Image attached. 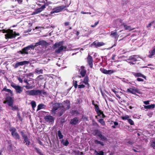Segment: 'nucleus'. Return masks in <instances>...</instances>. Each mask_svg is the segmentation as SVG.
Here are the masks:
<instances>
[{
    "label": "nucleus",
    "instance_id": "obj_47",
    "mask_svg": "<svg viewBox=\"0 0 155 155\" xmlns=\"http://www.w3.org/2000/svg\"><path fill=\"white\" fill-rule=\"evenodd\" d=\"M37 79L38 81H41L44 79V77L42 75H40L37 77Z\"/></svg>",
    "mask_w": 155,
    "mask_h": 155
},
{
    "label": "nucleus",
    "instance_id": "obj_41",
    "mask_svg": "<svg viewBox=\"0 0 155 155\" xmlns=\"http://www.w3.org/2000/svg\"><path fill=\"white\" fill-rule=\"evenodd\" d=\"M31 106L32 107V108L34 110V108L36 107V104L35 102L33 101H31Z\"/></svg>",
    "mask_w": 155,
    "mask_h": 155
},
{
    "label": "nucleus",
    "instance_id": "obj_51",
    "mask_svg": "<svg viewBox=\"0 0 155 155\" xmlns=\"http://www.w3.org/2000/svg\"><path fill=\"white\" fill-rule=\"evenodd\" d=\"M96 112L98 116H100L103 113V112L102 111H101L100 110L97 111Z\"/></svg>",
    "mask_w": 155,
    "mask_h": 155
},
{
    "label": "nucleus",
    "instance_id": "obj_23",
    "mask_svg": "<svg viewBox=\"0 0 155 155\" xmlns=\"http://www.w3.org/2000/svg\"><path fill=\"white\" fill-rule=\"evenodd\" d=\"M89 81V77L88 76L86 75L85 76L83 82L86 85H87L88 87L90 86V84L88 83Z\"/></svg>",
    "mask_w": 155,
    "mask_h": 155
},
{
    "label": "nucleus",
    "instance_id": "obj_25",
    "mask_svg": "<svg viewBox=\"0 0 155 155\" xmlns=\"http://www.w3.org/2000/svg\"><path fill=\"white\" fill-rule=\"evenodd\" d=\"M122 25L124 26L125 30H128L129 31H130L134 29V28H132L130 26L127 25L124 23H123Z\"/></svg>",
    "mask_w": 155,
    "mask_h": 155
},
{
    "label": "nucleus",
    "instance_id": "obj_32",
    "mask_svg": "<svg viewBox=\"0 0 155 155\" xmlns=\"http://www.w3.org/2000/svg\"><path fill=\"white\" fill-rule=\"evenodd\" d=\"M2 91L8 92L12 96L13 95V92L10 89L6 88V87H5L3 89Z\"/></svg>",
    "mask_w": 155,
    "mask_h": 155
},
{
    "label": "nucleus",
    "instance_id": "obj_18",
    "mask_svg": "<svg viewBox=\"0 0 155 155\" xmlns=\"http://www.w3.org/2000/svg\"><path fill=\"white\" fill-rule=\"evenodd\" d=\"M24 81L25 83L27 84V85L24 86V87H25L27 89H31L33 88V86L32 85L30 86L31 84L29 83L30 81H31L30 80H28L25 79L24 80Z\"/></svg>",
    "mask_w": 155,
    "mask_h": 155
},
{
    "label": "nucleus",
    "instance_id": "obj_9",
    "mask_svg": "<svg viewBox=\"0 0 155 155\" xmlns=\"http://www.w3.org/2000/svg\"><path fill=\"white\" fill-rule=\"evenodd\" d=\"M127 92L136 95H137L136 94V93H137L139 94H141V92L139 89L137 88H135V87L130 88H129L127 89Z\"/></svg>",
    "mask_w": 155,
    "mask_h": 155
},
{
    "label": "nucleus",
    "instance_id": "obj_15",
    "mask_svg": "<svg viewBox=\"0 0 155 155\" xmlns=\"http://www.w3.org/2000/svg\"><path fill=\"white\" fill-rule=\"evenodd\" d=\"M105 44V43L103 42H98L96 41H94L91 44V47L94 46L95 48H97L98 47L103 46Z\"/></svg>",
    "mask_w": 155,
    "mask_h": 155
},
{
    "label": "nucleus",
    "instance_id": "obj_1",
    "mask_svg": "<svg viewBox=\"0 0 155 155\" xmlns=\"http://www.w3.org/2000/svg\"><path fill=\"white\" fill-rule=\"evenodd\" d=\"M3 33H7L5 35V38L6 39H12L15 38L16 36L19 35V33H16V31H13L12 30L8 29L7 30L3 29L2 30Z\"/></svg>",
    "mask_w": 155,
    "mask_h": 155
},
{
    "label": "nucleus",
    "instance_id": "obj_60",
    "mask_svg": "<svg viewBox=\"0 0 155 155\" xmlns=\"http://www.w3.org/2000/svg\"><path fill=\"white\" fill-rule=\"evenodd\" d=\"M70 24V22H66L64 23V25L66 26Z\"/></svg>",
    "mask_w": 155,
    "mask_h": 155
},
{
    "label": "nucleus",
    "instance_id": "obj_38",
    "mask_svg": "<svg viewBox=\"0 0 155 155\" xmlns=\"http://www.w3.org/2000/svg\"><path fill=\"white\" fill-rule=\"evenodd\" d=\"M58 135L60 139H62L63 137V135L62 134L61 131L59 130L58 132Z\"/></svg>",
    "mask_w": 155,
    "mask_h": 155
},
{
    "label": "nucleus",
    "instance_id": "obj_53",
    "mask_svg": "<svg viewBox=\"0 0 155 155\" xmlns=\"http://www.w3.org/2000/svg\"><path fill=\"white\" fill-rule=\"evenodd\" d=\"M114 125L113 126H112V127L113 128H116L115 126H117L118 125V123L117 122L115 121V122H114Z\"/></svg>",
    "mask_w": 155,
    "mask_h": 155
},
{
    "label": "nucleus",
    "instance_id": "obj_44",
    "mask_svg": "<svg viewBox=\"0 0 155 155\" xmlns=\"http://www.w3.org/2000/svg\"><path fill=\"white\" fill-rule=\"evenodd\" d=\"M115 72V71L113 70H107V74H111Z\"/></svg>",
    "mask_w": 155,
    "mask_h": 155
},
{
    "label": "nucleus",
    "instance_id": "obj_42",
    "mask_svg": "<svg viewBox=\"0 0 155 155\" xmlns=\"http://www.w3.org/2000/svg\"><path fill=\"white\" fill-rule=\"evenodd\" d=\"M94 152L96 153V155H104V152L102 151H100L98 153L96 150H95Z\"/></svg>",
    "mask_w": 155,
    "mask_h": 155
},
{
    "label": "nucleus",
    "instance_id": "obj_55",
    "mask_svg": "<svg viewBox=\"0 0 155 155\" xmlns=\"http://www.w3.org/2000/svg\"><path fill=\"white\" fill-rule=\"evenodd\" d=\"M120 53L122 54H125L126 52V51L125 50L123 49H121L120 50Z\"/></svg>",
    "mask_w": 155,
    "mask_h": 155
},
{
    "label": "nucleus",
    "instance_id": "obj_64",
    "mask_svg": "<svg viewBox=\"0 0 155 155\" xmlns=\"http://www.w3.org/2000/svg\"><path fill=\"white\" fill-rule=\"evenodd\" d=\"M30 81H30V82H29V83H31V85H32L33 84H34V82L32 80H30Z\"/></svg>",
    "mask_w": 155,
    "mask_h": 155
},
{
    "label": "nucleus",
    "instance_id": "obj_58",
    "mask_svg": "<svg viewBox=\"0 0 155 155\" xmlns=\"http://www.w3.org/2000/svg\"><path fill=\"white\" fill-rule=\"evenodd\" d=\"M137 80L138 81L143 82V79L140 78H137Z\"/></svg>",
    "mask_w": 155,
    "mask_h": 155
},
{
    "label": "nucleus",
    "instance_id": "obj_29",
    "mask_svg": "<svg viewBox=\"0 0 155 155\" xmlns=\"http://www.w3.org/2000/svg\"><path fill=\"white\" fill-rule=\"evenodd\" d=\"M40 45L43 46H46L48 44V43L45 41L42 40L39 41Z\"/></svg>",
    "mask_w": 155,
    "mask_h": 155
},
{
    "label": "nucleus",
    "instance_id": "obj_20",
    "mask_svg": "<svg viewBox=\"0 0 155 155\" xmlns=\"http://www.w3.org/2000/svg\"><path fill=\"white\" fill-rule=\"evenodd\" d=\"M86 74V71L85 69V67L84 66L81 67V70L80 71V74L81 76L82 77L85 76Z\"/></svg>",
    "mask_w": 155,
    "mask_h": 155
},
{
    "label": "nucleus",
    "instance_id": "obj_3",
    "mask_svg": "<svg viewBox=\"0 0 155 155\" xmlns=\"http://www.w3.org/2000/svg\"><path fill=\"white\" fill-rule=\"evenodd\" d=\"M11 86L15 89L16 94H21L23 91V87L16 85L13 82L11 84Z\"/></svg>",
    "mask_w": 155,
    "mask_h": 155
},
{
    "label": "nucleus",
    "instance_id": "obj_39",
    "mask_svg": "<svg viewBox=\"0 0 155 155\" xmlns=\"http://www.w3.org/2000/svg\"><path fill=\"white\" fill-rule=\"evenodd\" d=\"M35 72L38 74H42L43 70L42 69L39 70L38 68H36L35 71Z\"/></svg>",
    "mask_w": 155,
    "mask_h": 155
},
{
    "label": "nucleus",
    "instance_id": "obj_16",
    "mask_svg": "<svg viewBox=\"0 0 155 155\" xmlns=\"http://www.w3.org/2000/svg\"><path fill=\"white\" fill-rule=\"evenodd\" d=\"M44 4L42 5L41 7L35 9L33 13L32 14V15H36L39 13H40L42 11L44 8H45V2L44 0Z\"/></svg>",
    "mask_w": 155,
    "mask_h": 155
},
{
    "label": "nucleus",
    "instance_id": "obj_57",
    "mask_svg": "<svg viewBox=\"0 0 155 155\" xmlns=\"http://www.w3.org/2000/svg\"><path fill=\"white\" fill-rule=\"evenodd\" d=\"M85 87V85L83 84L79 85L78 86V88H84Z\"/></svg>",
    "mask_w": 155,
    "mask_h": 155
},
{
    "label": "nucleus",
    "instance_id": "obj_52",
    "mask_svg": "<svg viewBox=\"0 0 155 155\" xmlns=\"http://www.w3.org/2000/svg\"><path fill=\"white\" fill-rule=\"evenodd\" d=\"M95 111L96 112L97 111L100 110L99 107L98 106L97 104L94 105Z\"/></svg>",
    "mask_w": 155,
    "mask_h": 155
},
{
    "label": "nucleus",
    "instance_id": "obj_10",
    "mask_svg": "<svg viewBox=\"0 0 155 155\" xmlns=\"http://www.w3.org/2000/svg\"><path fill=\"white\" fill-rule=\"evenodd\" d=\"M44 119L46 122L49 124H52L54 122V117L50 115L45 116Z\"/></svg>",
    "mask_w": 155,
    "mask_h": 155
},
{
    "label": "nucleus",
    "instance_id": "obj_61",
    "mask_svg": "<svg viewBox=\"0 0 155 155\" xmlns=\"http://www.w3.org/2000/svg\"><path fill=\"white\" fill-rule=\"evenodd\" d=\"M116 56V55L115 54H113L112 55V59L113 60H115V57Z\"/></svg>",
    "mask_w": 155,
    "mask_h": 155
},
{
    "label": "nucleus",
    "instance_id": "obj_6",
    "mask_svg": "<svg viewBox=\"0 0 155 155\" xmlns=\"http://www.w3.org/2000/svg\"><path fill=\"white\" fill-rule=\"evenodd\" d=\"M61 104L58 103H55L52 105V108L51 111V113L52 115L56 114L57 110L61 107Z\"/></svg>",
    "mask_w": 155,
    "mask_h": 155
},
{
    "label": "nucleus",
    "instance_id": "obj_36",
    "mask_svg": "<svg viewBox=\"0 0 155 155\" xmlns=\"http://www.w3.org/2000/svg\"><path fill=\"white\" fill-rule=\"evenodd\" d=\"M121 118L123 120H128L130 118V116L128 115L122 116H121Z\"/></svg>",
    "mask_w": 155,
    "mask_h": 155
},
{
    "label": "nucleus",
    "instance_id": "obj_50",
    "mask_svg": "<svg viewBox=\"0 0 155 155\" xmlns=\"http://www.w3.org/2000/svg\"><path fill=\"white\" fill-rule=\"evenodd\" d=\"M150 146L153 149H155V141L151 143Z\"/></svg>",
    "mask_w": 155,
    "mask_h": 155
},
{
    "label": "nucleus",
    "instance_id": "obj_35",
    "mask_svg": "<svg viewBox=\"0 0 155 155\" xmlns=\"http://www.w3.org/2000/svg\"><path fill=\"white\" fill-rule=\"evenodd\" d=\"M35 45H33L32 44L30 45L32 48V49L33 50L35 48V47L38 46L40 45L39 41L38 42H37L35 43Z\"/></svg>",
    "mask_w": 155,
    "mask_h": 155
},
{
    "label": "nucleus",
    "instance_id": "obj_62",
    "mask_svg": "<svg viewBox=\"0 0 155 155\" xmlns=\"http://www.w3.org/2000/svg\"><path fill=\"white\" fill-rule=\"evenodd\" d=\"M18 80L20 82H21V83L23 81H22V79L21 78H18Z\"/></svg>",
    "mask_w": 155,
    "mask_h": 155
},
{
    "label": "nucleus",
    "instance_id": "obj_56",
    "mask_svg": "<svg viewBox=\"0 0 155 155\" xmlns=\"http://www.w3.org/2000/svg\"><path fill=\"white\" fill-rule=\"evenodd\" d=\"M110 35H112L113 36H117V34L116 32H114L113 31H111V32Z\"/></svg>",
    "mask_w": 155,
    "mask_h": 155
},
{
    "label": "nucleus",
    "instance_id": "obj_26",
    "mask_svg": "<svg viewBox=\"0 0 155 155\" xmlns=\"http://www.w3.org/2000/svg\"><path fill=\"white\" fill-rule=\"evenodd\" d=\"M154 48L151 51V52H149L150 54L148 55V57L149 58H151L152 56L155 54V46H154Z\"/></svg>",
    "mask_w": 155,
    "mask_h": 155
},
{
    "label": "nucleus",
    "instance_id": "obj_24",
    "mask_svg": "<svg viewBox=\"0 0 155 155\" xmlns=\"http://www.w3.org/2000/svg\"><path fill=\"white\" fill-rule=\"evenodd\" d=\"M133 75L136 77H143V78H146V76L140 73H136V72H133Z\"/></svg>",
    "mask_w": 155,
    "mask_h": 155
},
{
    "label": "nucleus",
    "instance_id": "obj_30",
    "mask_svg": "<svg viewBox=\"0 0 155 155\" xmlns=\"http://www.w3.org/2000/svg\"><path fill=\"white\" fill-rule=\"evenodd\" d=\"M136 56L135 55H133L129 57V58L128 59V60L132 61L134 62H135L137 61V59L135 57Z\"/></svg>",
    "mask_w": 155,
    "mask_h": 155
},
{
    "label": "nucleus",
    "instance_id": "obj_46",
    "mask_svg": "<svg viewBox=\"0 0 155 155\" xmlns=\"http://www.w3.org/2000/svg\"><path fill=\"white\" fill-rule=\"evenodd\" d=\"M74 152L76 155H84L82 152H80L79 150L74 151Z\"/></svg>",
    "mask_w": 155,
    "mask_h": 155
},
{
    "label": "nucleus",
    "instance_id": "obj_34",
    "mask_svg": "<svg viewBox=\"0 0 155 155\" xmlns=\"http://www.w3.org/2000/svg\"><path fill=\"white\" fill-rule=\"evenodd\" d=\"M10 107H11L12 110L13 111L19 110L18 107V106H13V105H12V106H10Z\"/></svg>",
    "mask_w": 155,
    "mask_h": 155
},
{
    "label": "nucleus",
    "instance_id": "obj_11",
    "mask_svg": "<svg viewBox=\"0 0 155 155\" xmlns=\"http://www.w3.org/2000/svg\"><path fill=\"white\" fill-rule=\"evenodd\" d=\"M66 8V6L64 5H61L54 8L52 11L50 12L52 14L54 13L59 12L61 11L63 9Z\"/></svg>",
    "mask_w": 155,
    "mask_h": 155
},
{
    "label": "nucleus",
    "instance_id": "obj_28",
    "mask_svg": "<svg viewBox=\"0 0 155 155\" xmlns=\"http://www.w3.org/2000/svg\"><path fill=\"white\" fill-rule=\"evenodd\" d=\"M64 141V140L62 139L61 140V143L65 146H67L69 143L68 140L67 139H66L65 141Z\"/></svg>",
    "mask_w": 155,
    "mask_h": 155
},
{
    "label": "nucleus",
    "instance_id": "obj_59",
    "mask_svg": "<svg viewBox=\"0 0 155 155\" xmlns=\"http://www.w3.org/2000/svg\"><path fill=\"white\" fill-rule=\"evenodd\" d=\"M149 101H145L143 102L146 105L148 104H149Z\"/></svg>",
    "mask_w": 155,
    "mask_h": 155
},
{
    "label": "nucleus",
    "instance_id": "obj_54",
    "mask_svg": "<svg viewBox=\"0 0 155 155\" xmlns=\"http://www.w3.org/2000/svg\"><path fill=\"white\" fill-rule=\"evenodd\" d=\"M120 93H121V92H119L117 91V93H116L115 94L116 97L119 99L120 98V97L119 94Z\"/></svg>",
    "mask_w": 155,
    "mask_h": 155
},
{
    "label": "nucleus",
    "instance_id": "obj_27",
    "mask_svg": "<svg viewBox=\"0 0 155 155\" xmlns=\"http://www.w3.org/2000/svg\"><path fill=\"white\" fill-rule=\"evenodd\" d=\"M46 106L43 104H40L38 106V108L37 111H38L42 109H45Z\"/></svg>",
    "mask_w": 155,
    "mask_h": 155
},
{
    "label": "nucleus",
    "instance_id": "obj_31",
    "mask_svg": "<svg viewBox=\"0 0 155 155\" xmlns=\"http://www.w3.org/2000/svg\"><path fill=\"white\" fill-rule=\"evenodd\" d=\"M155 105L154 104H152L150 105H145L144 107L145 109H150L154 108L155 107Z\"/></svg>",
    "mask_w": 155,
    "mask_h": 155
},
{
    "label": "nucleus",
    "instance_id": "obj_49",
    "mask_svg": "<svg viewBox=\"0 0 155 155\" xmlns=\"http://www.w3.org/2000/svg\"><path fill=\"white\" fill-rule=\"evenodd\" d=\"M77 82H78L77 81H73V86H74L75 88H76L78 86L77 84Z\"/></svg>",
    "mask_w": 155,
    "mask_h": 155
},
{
    "label": "nucleus",
    "instance_id": "obj_48",
    "mask_svg": "<svg viewBox=\"0 0 155 155\" xmlns=\"http://www.w3.org/2000/svg\"><path fill=\"white\" fill-rule=\"evenodd\" d=\"M128 123L130 125H134V123L132 119L129 118V119L128 120Z\"/></svg>",
    "mask_w": 155,
    "mask_h": 155
},
{
    "label": "nucleus",
    "instance_id": "obj_19",
    "mask_svg": "<svg viewBox=\"0 0 155 155\" xmlns=\"http://www.w3.org/2000/svg\"><path fill=\"white\" fill-rule=\"evenodd\" d=\"M29 63V62L28 61H21L16 63L15 64L16 68L18 67L19 66L23 65L25 64H27Z\"/></svg>",
    "mask_w": 155,
    "mask_h": 155
},
{
    "label": "nucleus",
    "instance_id": "obj_5",
    "mask_svg": "<svg viewBox=\"0 0 155 155\" xmlns=\"http://www.w3.org/2000/svg\"><path fill=\"white\" fill-rule=\"evenodd\" d=\"M32 49L30 45L23 48L21 50L19 51L18 53H20L22 54H28L31 53V49Z\"/></svg>",
    "mask_w": 155,
    "mask_h": 155
},
{
    "label": "nucleus",
    "instance_id": "obj_4",
    "mask_svg": "<svg viewBox=\"0 0 155 155\" xmlns=\"http://www.w3.org/2000/svg\"><path fill=\"white\" fill-rule=\"evenodd\" d=\"M9 130L11 132L12 136L16 140H19L20 139V135L16 131V129L15 128L12 127L9 129Z\"/></svg>",
    "mask_w": 155,
    "mask_h": 155
},
{
    "label": "nucleus",
    "instance_id": "obj_7",
    "mask_svg": "<svg viewBox=\"0 0 155 155\" xmlns=\"http://www.w3.org/2000/svg\"><path fill=\"white\" fill-rule=\"evenodd\" d=\"M94 136H97L100 138L101 140L103 141H106L107 140V138L104 135H103L101 132L98 130H95L94 131Z\"/></svg>",
    "mask_w": 155,
    "mask_h": 155
},
{
    "label": "nucleus",
    "instance_id": "obj_40",
    "mask_svg": "<svg viewBox=\"0 0 155 155\" xmlns=\"http://www.w3.org/2000/svg\"><path fill=\"white\" fill-rule=\"evenodd\" d=\"M94 142L96 144H100L102 146H104V144L103 142H101L100 141H99L98 140H95Z\"/></svg>",
    "mask_w": 155,
    "mask_h": 155
},
{
    "label": "nucleus",
    "instance_id": "obj_45",
    "mask_svg": "<svg viewBox=\"0 0 155 155\" xmlns=\"http://www.w3.org/2000/svg\"><path fill=\"white\" fill-rule=\"evenodd\" d=\"M100 71L102 73H104V74H107V70H106V69H105L104 68H100Z\"/></svg>",
    "mask_w": 155,
    "mask_h": 155
},
{
    "label": "nucleus",
    "instance_id": "obj_43",
    "mask_svg": "<svg viewBox=\"0 0 155 155\" xmlns=\"http://www.w3.org/2000/svg\"><path fill=\"white\" fill-rule=\"evenodd\" d=\"M98 121L102 125L104 126L105 125V122L104 120L103 119H100L98 120Z\"/></svg>",
    "mask_w": 155,
    "mask_h": 155
},
{
    "label": "nucleus",
    "instance_id": "obj_22",
    "mask_svg": "<svg viewBox=\"0 0 155 155\" xmlns=\"http://www.w3.org/2000/svg\"><path fill=\"white\" fill-rule=\"evenodd\" d=\"M67 48L66 47H64L62 45L58 49H56L55 51V53L59 54L64 49H65Z\"/></svg>",
    "mask_w": 155,
    "mask_h": 155
},
{
    "label": "nucleus",
    "instance_id": "obj_8",
    "mask_svg": "<svg viewBox=\"0 0 155 155\" xmlns=\"http://www.w3.org/2000/svg\"><path fill=\"white\" fill-rule=\"evenodd\" d=\"M20 133L25 142L24 143H25V145L28 146L31 142L27 135L23 131H21L20 132Z\"/></svg>",
    "mask_w": 155,
    "mask_h": 155
},
{
    "label": "nucleus",
    "instance_id": "obj_12",
    "mask_svg": "<svg viewBox=\"0 0 155 155\" xmlns=\"http://www.w3.org/2000/svg\"><path fill=\"white\" fill-rule=\"evenodd\" d=\"M61 104L62 105L61 107L65 109V110H68L70 107V102L67 100L64 101Z\"/></svg>",
    "mask_w": 155,
    "mask_h": 155
},
{
    "label": "nucleus",
    "instance_id": "obj_37",
    "mask_svg": "<svg viewBox=\"0 0 155 155\" xmlns=\"http://www.w3.org/2000/svg\"><path fill=\"white\" fill-rule=\"evenodd\" d=\"M65 110H65V109H64L63 108L61 109L60 111L58 113V116H62Z\"/></svg>",
    "mask_w": 155,
    "mask_h": 155
},
{
    "label": "nucleus",
    "instance_id": "obj_21",
    "mask_svg": "<svg viewBox=\"0 0 155 155\" xmlns=\"http://www.w3.org/2000/svg\"><path fill=\"white\" fill-rule=\"evenodd\" d=\"M63 42V41H60L58 42H56L53 45L52 48L53 49H55L57 48L58 47H59L60 46L62 45Z\"/></svg>",
    "mask_w": 155,
    "mask_h": 155
},
{
    "label": "nucleus",
    "instance_id": "obj_33",
    "mask_svg": "<svg viewBox=\"0 0 155 155\" xmlns=\"http://www.w3.org/2000/svg\"><path fill=\"white\" fill-rule=\"evenodd\" d=\"M34 149L35 150L36 152L39 155H41L43 153L41 150L38 148L37 147H35Z\"/></svg>",
    "mask_w": 155,
    "mask_h": 155
},
{
    "label": "nucleus",
    "instance_id": "obj_14",
    "mask_svg": "<svg viewBox=\"0 0 155 155\" xmlns=\"http://www.w3.org/2000/svg\"><path fill=\"white\" fill-rule=\"evenodd\" d=\"M14 99L11 97L8 96L6 98V101L4 102L5 104L7 103L9 106H12L14 103Z\"/></svg>",
    "mask_w": 155,
    "mask_h": 155
},
{
    "label": "nucleus",
    "instance_id": "obj_63",
    "mask_svg": "<svg viewBox=\"0 0 155 155\" xmlns=\"http://www.w3.org/2000/svg\"><path fill=\"white\" fill-rule=\"evenodd\" d=\"M127 143H128L129 144H130V145H132L133 143L132 141H129L128 142H127Z\"/></svg>",
    "mask_w": 155,
    "mask_h": 155
},
{
    "label": "nucleus",
    "instance_id": "obj_17",
    "mask_svg": "<svg viewBox=\"0 0 155 155\" xmlns=\"http://www.w3.org/2000/svg\"><path fill=\"white\" fill-rule=\"evenodd\" d=\"M80 120L79 117H75L71 119L70 123L72 125H75L80 122Z\"/></svg>",
    "mask_w": 155,
    "mask_h": 155
},
{
    "label": "nucleus",
    "instance_id": "obj_2",
    "mask_svg": "<svg viewBox=\"0 0 155 155\" xmlns=\"http://www.w3.org/2000/svg\"><path fill=\"white\" fill-rule=\"evenodd\" d=\"M25 93L28 95L30 96L41 95L42 94L44 95L47 94V92L45 90H31L25 91Z\"/></svg>",
    "mask_w": 155,
    "mask_h": 155
},
{
    "label": "nucleus",
    "instance_id": "obj_13",
    "mask_svg": "<svg viewBox=\"0 0 155 155\" xmlns=\"http://www.w3.org/2000/svg\"><path fill=\"white\" fill-rule=\"evenodd\" d=\"M87 62L90 67L92 68L93 67V62H94L93 57L90 54H88L87 58Z\"/></svg>",
    "mask_w": 155,
    "mask_h": 155
}]
</instances>
